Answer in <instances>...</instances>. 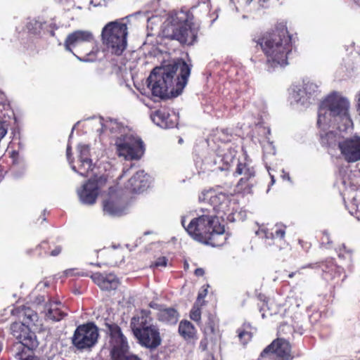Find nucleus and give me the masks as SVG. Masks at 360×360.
Listing matches in <instances>:
<instances>
[{
	"label": "nucleus",
	"mask_w": 360,
	"mask_h": 360,
	"mask_svg": "<svg viewBox=\"0 0 360 360\" xmlns=\"http://www.w3.org/2000/svg\"><path fill=\"white\" fill-rule=\"evenodd\" d=\"M191 70L183 59L155 68L148 78V86L153 96L161 98L178 96L187 84Z\"/></svg>",
	"instance_id": "1"
},
{
	"label": "nucleus",
	"mask_w": 360,
	"mask_h": 360,
	"mask_svg": "<svg viewBox=\"0 0 360 360\" xmlns=\"http://www.w3.org/2000/svg\"><path fill=\"white\" fill-rule=\"evenodd\" d=\"M266 56V65L270 68L285 66L292 53V39L286 22H277L274 27L252 38Z\"/></svg>",
	"instance_id": "2"
},
{
	"label": "nucleus",
	"mask_w": 360,
	"mask_h": 360,
	"mask_svg": "<svg viewBox=\"0 0 360 360\" xmlns=\"http://www.w3.org/2000/svg\"><path fill=\"white\" fill-rule=\"evenodd\" d=\"M186 230L194 240L212 247L223 245L228 238L224 226L217 216L202 215L194 218Z\"/></svg>",
	"instance_id": "3"
},
{
	"label": "nucleus",
	"mask_w": 360,
	"mask_h": 360,
	"mask_svg": "<svg viewBox=\"0 0 360 360\" xmlns=\"http://www.w3.org/2000/svg\"><path fill=\"white\" fill-rule=\"evenodd\" d=\"M349 101L334 93L326 97L320 103L317 124H321L322 121L325 120V114L329 113V115L340 122L342 124V128L340 126V130H345L352 125V120L349 113Z\"/></svg>",
	"instance_id": "4"
},
{
	"label": "nucleus",
	"mask_w": 360,
	"mask_h": 360,
	"mask_svg": "<svg viewBox=\"0 0 360 360\" xmlns=\"http://www.w3.org/2000/svg\"><path fill=\"white\" fill-rule=\"evenodd\" d=\"M101 41L113 55L121 56L127 46L128 27L124 18L108 22L102 29Z\"/></svg>",
	"instance_id": "5"
},
{
	"label": "nucleus",
	"mask_w": 360,
	"mask_h": 360,
	"mask_svg": "<svg viewBox=\"0 0 360 360\" xmlns=\"http://www.w3.org/2000/svg\"><path fill=\"white\" fill-rule=\"evenodd\" d=\"M18 311L22 322L12 323L11 325V333L22 346L33 350L38 347L39 342L35 333L31 331L28 326L35 325L34 323L38 319V315L30 307L25 306L20 307Z\"/></svg>",
	"instance_id": "6"
},
{
	"label": "nucleus",
	"mask_w": 360,
	"mask_h": 360,
	"mask_svg": "<svg viewBox=\"0 0 360 360\" xmlns=\"http://www.w3.org/2000/svg\"><path fill=\"white\" fill-rule=\"evenodd\" d=\"M83 43L89 44L91 50L89 51L78 50L77 54L75 55L81 61H96L97 60L98 55L100 53V48L98 42L95 40L93 34L89 31L76 30L70 33L64 41V46L65 50L73 53V49Z\"/></svg>",
	"instance_id": "7"
},
{
	"label": "nucleus",
	"mask_w": 360,
	"mask_h": 360,
	"mask_svg": "<svg viewBox=\"0 0 360 360\" xmlns=\"http://www.w3.org/2000/svg\"><path fill=\"white\" fill-rule=\"evenodd\" d=\"M109 336L111 360H141L137 355L129 354V346L121 328L114 322H105Z\"/></svg>",
	"instance_id": "8"
},
{
	"label": "nucleus",
	"mask_w": 360,
	"mask_h": 360,
	"mask_svg": "<svg viewBox=\"0 0 360 360\" xmlns=\"http://www.w3.org/2000/svg\"><path fill=\"white\" fill-rule=\"evenodd\" d=\"M341 184L343 186V194L348 200L346 204L349 212L360 221V185L349 169H341L339 171Z\"/></svg>",
	"instance_id": "9"
},
{
	"label": "nucleus",
	"mask_w": 360,
	"mask_h": 360,
	"mask_svg": "<svg viewBox=\"0 0 360 360\" xmlns=\"http://www.w3.org/2000/svg\"><path fill=\"white\" fill-rule=\"evenodd\" d=\"M316 265V268L322 271L321 277L328 291L334 293L337 288L341 287L347 277L344 269L338 266L333 259L319 262Z\"/></svg>",
	"instance_id": "10"
},
{
	"label": "nucleus",
	"mask_w": 360,
	"mask_h": 360,
	"mask_svg": "<svg viewBox=\"0 0 360 360\" xmlns=\"http://www.w3.org/2000/svg\"><path fill=\"white\" fill-rule=\"evenodd\" d=\"M98 338V328L94 322H87L76 328L72 344L79 350L90 349L96 345Z\"/></svg>",
	"instance_id": "11"
},
{
	"label": "nucleus",
	"mask_w": 360,
	"mask_h": 360,
	"mask_svg": "<svg viewBox=\"0 0 360 360\" xmlns=\"http://www.w3.org/2000/svg\"><path fill=\"white\" fill-rule=\"evenodd\" d=\"M115 146L119 156L126 160H139L144 153L143 141L131 135H123L115 141Z\"/></svg>",
	"instance_id": "12"
},
{
	"label": "nucleus",
	"mask_w": 360,
	"mask_h": 360,
	"mask_svg": "<svg viewBox=\"0 0 360 360\" xmlns=\"http://www.w3.org/2000/svg\"><path fill=\"white\" fill-rule=\"evenodd\" d=\"M162 37L178 41L181 44L192 45L196 41L197 34L187 24H167L162 32Z\"/></svg>",
	"instance_id": "13"
},
{
	"label": "nucleus",
	"mask_w": 360,
	"mask_h": 360,
	"mask_svg": "<svg viewBox=\"0 0 360 360\" xmlns=\"http://www.w3.org/2000/svg\"><path fill=\"white\" fill-rule=\"evenodd\" d=\"M203 200H207L212 207L214 212L223 218L226 214L231 213L233 210L231 197L224 193H217L210 190L202 193Z\"/></svg>",
	"instance_id": "14"
},
{
	"label": "nucleus",
	"mask_w": 360,
	"mask_h": 360,
	"mask_svg": "<svg viewBox=\"0 0 360 360\" xmlns=\"http://www.w3.org/2000/svg\"><path fill=\"white\" fill-rule=\"evenodd\" d=\"M122 191L115 187H110L103 201V210L111 216H121L124 213L126 203L122 195Z\"/></svg>",
	"instance_id": "15"
},
{
	"label": "nucleus",
	"mask_w": 360,
	"mask_h": 360,
	"mask_svg": "<svg viewBox=\"0 0 360 360\" xmlns=\"http://www.w3.org/2000/svg\"><path fill=\"white\" fill-rule=\"evenodd\" d=\"M268 354H274V360H292L294 356L291 354L290 342L283 338H276L266 347L260 353L259 358H264Z\"/></svg>",
	"instance_id": "16"
},
{
	"label": "nucleus",
	"mask_w": 360,
	"mask_h": 360,
	"mask_svg": "<svg viewBox=\"0 0 360 360\" xmlns=\"http://www.w3.org/2000/svg\"><path fill=\"white\" fill-rule=\"evenodd\" d=\"M340 153L347 162L360 160V136L348 137L338 143Z\"/></svg>",
	"instance_id": "17"
},
{
	"label": "nucleus",
	"mask_w": 360,
	"mask_h": 360,
	"mask_svg": "<svg viewBox=\"0 0 360 360\" xmlns=\"http://www.w3.org/2000/svg\"><path fill=\"white\" fill-rule=\"evenodd\" d=\"M105 181L106 179L103 176L89 179L78 191L81 201L86 205L94 204L100 192V184H105Z\"/></svg>",
	"instance_id": "18"
},
{
	"label": "nucleus",
	"mask_w": 360,
	"mask_h": 360,
	"mask_svg": "<svg viewBox=\"0 0 360 360\" xmlns=\"http://www.w3.org/2000/svg\"><path fill=\"white\" fill-rule=\"evenodd\" d=\"M139 343L149 349H155L160 345L162 339L157 326L150 324L148 327L134 334Z\"/></svg>",
	"instance_id": "19"
},
{
	"label": "nucleus",
	"mask_w": 360,
	"mask_h": 360,
	"mask_svg": "<svg viewBox=\"0 0 360 360\" xmlns=\"http://www.w3.org/2000/svg\"><path fill=\"white\" fill-rule=\"evenodd\" d=\"M149 176L144 171L137 172L125 184L122 190L124 194H139L149 186Z\"/></svg>",
	"instance_id": "20"
},
{
	"label": "nucleus",
	"mask_w": 360,
	"mask_h": 360,
	"mask_svg": "<svg viewBox=\"0 0 360 360\" xmlns=\"http://www.w3.org/2000/svg\"><path fill=\"white\" fill-rule=\"evenodd\" d=\"M285 226L282 224H276L271 230H269L268 229H259V234L266 239L269 245H274L279 249H282L283 245H285Z\"/></svg>",
	"instance_id": "21"
},
{
	"label": "nucleus",
	"mask_w": 360,
	"mask_h": 360,
	"mask_svg": "<svg viewBox=\"0 0 360 360\" xmlns=\"http://www.w3.org/2000/svg\"><path fill=\"white\" fill-rule=\"evenodd\" d=\"M91 278L102 290H116L120 285L119 278L112 273L103 274L96 272L91 274Z\"/></svg>",
	"instance_id": "22"
},
{
	"label": "nucleus",
	"mask_w": 360,
	"mask_h": 360,
	"mask_svg": "<svg viewBox=\"0 0 360 360\" xmlns=\"http://www.w3.org/2000/svg\"><path fill=\"white\" fill-rule=\"evenodd\" d=\"M153 321L151 311L148 309H141L131 318L130 328L133 334L149 326Z\"/></svg>",
	"instance_id": "23"
},
{
	"label": "nucleus",
	"mask_w": 360,
	"mask_h": 360,
	"mask_svg": "<svg viewBox=\"0 0 360 360\" xmlns=\"http://www.w3.org/2000/svg\"><path fill=\"white\" fill-rule=\"evenodd\" d=\"M62 251L60 245H55L53 250H51V245L48 240H43L34 249L27 251V253L37 257L45 256H58Z\"/></svg>",
	"instance_id": "24"
},
{
	"label": "nucleus",
	"mask_w": 360,
	"mask_h": 360,
	"mask_svg": "<svg viewBox=\"0 0 360 360\" xmlns=\"http://www.w3.org/2000/svg\"><path fill=\"white\" fill-rule=\"evenodd\" d=\"M156 317L158 321L165 325H175L179 321V313L174 307L165 306L162 310L157 312Z\"/></svg>",
	"instance_id": "25"
},
{
	"label": "nucleus",
	"mask_w": 360,
	"mask_h": 360,
	"mask_svg": "<svg viewBox=\"0 0 360 360\" xmlns=\"http://www.w3.org/2000/svg\"><path fill=\"white\" fill-rule=\"evenodd\" d=\"M47 319L54 321H59L67 316L65 306L60 301H50L47 305Z\"/></svg>",
	"instance_id": "26"
},
{
	"label": "nucleus",
	"mask_w": 360,
	"mask_h": 360,
	"mask_svg": "<svg viewBox=\"0 0 360 360\" xmlns=\"http://www.w3.org/2000/svg\"><path fill=\"white\" fill-rule=\"evenodd\" d=\"M153 121L162 128H172L175 123L172 120L169 113L166 110H158L151 115Z\"/></svg>",
	"instance_id": "27"
},
{
	"label": "nucleus",
	"mask_w": 360,
	"mask_h": 360,
	"mask_svg": "<svg viewBox=\"0 0 360 360\" xmlns=\"http://www.w3.org/2000/svg\"><path fill=\"white\" fill-rule=\"evenodd\" d=\"M179 335L186 341L194 340L198 338L197 330L193 324L187 320H182L179 325Z\"/></svg>",
	"instance_id": "28"
},
{
	"label": "nucleus",
	"mask_w": 360,
	"mask_h": 360,
	"mask_svg": "<svg viewBox=\"0 0 360 360\" xmlns=\"http://www.w3.org/2000/svg\"><path fill=\"white\" fill-rule=\"evenodd\" d=\"M204 333L206 336H210V340L213 341L214 343L220 340L221 338L219 327L216 326L214 321L211 319H210L205 325Z\"/></svg>",
	"instance_id": "29"
},
{
	"label": "nucleus",
	"mask_w": 360,
	"mask_h": 360,
	"mask_svg": "<svg viewBox=\"0 0 360 360\" xmlns=\"http://www.w3.org/2000/svg\"><path fill=\"white\" fill-rule=\"evenodd\" d=\"M233 175H243V177L254 178L255 176V169L246 162H238Z\"/></svg>",
	"instance_id": "30"
},
{
	"label": "nucleus",
	"mask_w": 360,
	"mask_h": 360,
	"mask_svg": "<svg viewBox=\"0 0 360 360\" xmlns=\"http://www.w3.org/2000/svg\"><path fill=\"white\" fill-rule=\"evenodd\" d=\"M259 311L262 312V317L265 318L277 314L278 309L273 300L267 299L263 301Z\"/></svg>",
	"instance_id": "31"
},
{
	"label": "nucleus",
	"mask_w": 360,
	"mask_h": 360,
	"mask_svg": "<svg viewBox=\"0 0 360 360\" xmlns=\"http://www.w3.org/2000/svg\"><path fill=\"white\" fill-rule=\"evenodd\" d=\"M236 333L240 342L244 346L252 340V333L250 331V325H243L237 329Z\"/></svg>",
	"instance_id": "32"
},
{
	"label": "nucleus",
	"mask_w": 360,
	"mask_h": 360,
	"mask_svg": "<svg viewBox=\"0 0 360 360\" xmlns=\"http://www.w3.org/2000/svg\"><path fill=\"white\" fill-rule=\"evenodd\" d=\"M93 164L91 160H79L77 169L76 166L72 165V169L79 173L81 176H86L90 171L93 170Z\"/></svg>",
	"instance_id": "33"
},
{
	"label": "nucleus",
	"mask_w": 360,
	"mask_h": 360,
	"mask_svg": "<svg viewBox=\"0 0 360 360\" xmlns=\"http://www.w3.org/2000/svg\"><path fill=\"white\" fill-rule=\"evenodd\" d=\"M254 178L249 177H242L238 181L236 188L239 192H242L243 193H251L252 188L253 186L252 179Z\"/></svg>",
	"instance_id": "34"
},
{
	"label": "nucleus",
	"mask_w": 360,
	"mask_h": 360,
	"mask_svg": "<svg viewBox=\"0 0 360 360\" xmlns=\"http://www.w3.org/2000/svg\"><path fill=\"white\" fill-rule=\"evenodd\" d=\"M338 134L333 131H328L324 135L321 136V143L323 146H326L328 147L333 146L335 145L337 142Z\"/></svg>",
	"instance_id": "35"
},
{
	"label": "nucleus",
	"mask_w": 360,
	"mask_h": 360,
	"mask_svg": "<svg viewBox=\"0 0 360 360\" xmlns=\"http://www.w3.org/2000/svg\"><path fill=\"white\" fill-rule=\"evenodd\" d=\"M336 251H337L338 257L340 258H342V259H347V258L350 259L352 255V253H353L352 249L347 247L344 243L339 245L338 248H337Z\"/></svg>",
	"instance_id": "36"
},
{
	"label": "nucleus",
	"mask_w": 360,
	"mask_h": 360,
	"mask_svg": "<svg viewBox=\"0 0 360 360\" xmlns=\"http://www.w3.org/2000/svg\"><path fill=\"white\" fill-rule=\"evenodd\" d=\"M79 160H91L90 158V148L88 145H79L78 146Z\"/></svg>",
	"instance_id": "37"
},
{
	"label": "nucleus",
	"mask_w": 360,
	"mask_h": 360,
	"mask_svg": "<svg viewBox=\"0 0 360 360\" xmlns=\"http://www.w3.org/2000/svg\"><path fill=\"white\" fill-rule=\"evenodd\" d=\"M167 262L168 259L166 257H160L150 265V267L151 269L165 267L167 265Z\"/></svg>",
	"instance_id": "38"
},
{
	"label": "nucleus",
	"mask_w": 360,
	"mask_h": 360,
	"mask_svg": "<svg viewBox=\"0 0 360 360\" xmlns=\"http://www.w3.org/2000/svg\"><path fill=\"white\" fill-rule=\"evenodd\" d=\"M304 90L307 94L314 95L318 91V86L313 82H307L304 84Z\"/></svg>",
	"instance_id": "39"
},
{
	"label": "nucleus",
	"mask_w": 360,
	"mask_h": 360,
	"mask_svg": "<svg viewBox=\"0 0 360 360\" xmlns=\"http://www.w3.org/2000/svg\"><path fill=\"white\" fill-rule=\"evenodd\" d=\"M235 159L234 156L232 155H224L223 158H221V160L224 161V165L222 167H220L219 169L221 170H229L231 164L233 163V160Z\"/></svg>",
	"instance_id": "40"
},
{
	"label": "nucleus",
	"mask_w": 360,
	"mask_h": 360,
	"mask_svg": "<svg viewBox=\"0 0 360 360\" xmlns=\"http://www.w3.org/2000/svg\"><path fill=\"white\" fill-rule=\"evenodd\" d=\"M190 318L193 321L199 323L201 319V310L199 307H193L190 311Z\"/></svg>",
	"instance_id": "41"
},
{
	"label": "nucleus",
	"mask_w": 360,
	"mask_h": 360,
	"mask_svg": "<svg viewBox=\"0 0 360 360\" xmlns=\"http://www.w3.org/2000/svg\"><path fill=\"white\" fill-rule=\"evenodd\" d=\"M165 305H163V304H160L157 302H155L153 301L150 302L149 304H148V307L150 308H152L153 309H156L158 311H160V310L162 309V308L165 307Z\"/></svg>",
	"instance_id": "42"
},
{
	"label": "nucleus",
	"mask_w": 360,
	"mask_h": 360,
	"mask_svg": "<svg viewBox=\"0 0 360 360\" xmlns=\"http://www.w3.org/2000/svg\"><path fill=\"white\" fill-rule=\"evenodd\" d=\"M18 156H19V153L16 150H13L11 153V155L10 157L12 158L13 160V164H16L18 163Z\"/></svg>",
	"instance_id": "43"
},
{
	"label": "nucleus",
	"mask_w": 360,
	"mask_h": 360,
	"mask_svg": "<svg viewBox=\"0 0 360 360\" xmlns=\"http://www.w3.org/2000/svg\"><path fill=\"white\" fill-rule=\"evenodd\" d=\"M194 274L198 277L202 276L205 274V271L202 268H197L194 271Z\"/></svg>",
	"instance_id": "44"
},
{
	"label": "nucleus",
	"mask_w": 360,
	"mask_h": 360,
	"mask_svg": "<svg viewBox=\"0 0 360 360\" xmlns=\"http://www.w3.org/2000/svg\"><path fill=\"white\" fill-rule=\"evenodd\" d=\"M207 338H205L204 340H202L200 341V347L202 349V350H206L207 349Z\"/></svg>",
	"instance_id": "45"
},
{
	"label": "nucleus",
	"mask_w": 360,
	"mask_h": 360,
	"mask_svg": "<svg viewBox=\"0 0 360 360\" xmlns=\"http://www.w3.org/2000/svg\"><path fill=\"white\" fill-rule=\"evenodd\" d=\"M66 153H67V157H68V159L70 163L72 164L73 162V160H71L72 153H71V147L70 146H68L67 150H66Z\"/></svg>",
	"instance_id": "46"
},
{
	"label": "nucleus",
	"mask_w": 360,
	"mask_h": 360,
	"mask_svg": "<svg viewBox=\"0 0 360 360\" xmlns=\"http://www.w3.org/2000/svg\"><path fill=\"white\" fill-rule=\"evenodd\" d=\"M4 166L0 165V181L2 180L4 177Z\"/></svg>",
	"instance_id": "47"
},
{
	"label": "nucleus",
	"mask_w": 360,
	"mask_h": 360,
	"mask_svg": "<svg viewBox=\"0 0 360 360\" xmlns=\"http://www.w3.org/2000/svg\"><path fill=\"white\" fill-rule=\"evenodd\" d=\"M21 360H37V359L34 356H28L27 357L22 359Z\"/></svg>",
	"instance_id": "48"
},
{
	"label": "nucleus",
	"mask_w": 360,
	"mask_h": 360,
	"mask_svg": "<svg viewBox=\"0 0 360 360\" xmlns=\"http://www.w3.org/2000/svg\"><path fill=\"white\" fill-rule=\"evenodd\" d=\"M184 269H185L186 271V270H188V268H189V264H188V262L186 260V261H184Z\"/></svg>",
	"instance_id": "49"
},
{
	"label": "nucleus",
	"mask_w": 360,
	"mask_h": 360,
	"mask_svg": "<svg viewBox=\"0 0 360 360\" xmlns=\"http://www.w3.org/2000/svg\"><path fill=\"white\" fill-rule=\"evenodd\" d=\"M206 294H207V290H205L204 294H202V293H199L198 294V299L200 300V299L204 297L206 295Z\"/></svg>",
	"instance_id": "50"
},
{
	"label": "nucleus",
	"mask_w": 360,
	"mask_h": 360,
	"mask_svg": "<svg viewBox=\"0 0 360 360\" xmlns=\"http://www.w3.org/2000/svg\"><path fill=\"white\" fill-rule=\"evenodd\" d=\"M205 360H216L213 354H210L207 356V358Z\"/></svg>",
	"instance_id": "51"
},
{
	"label": "nucleus",
	"mask_w": 360,
	"mask_h": 360,
	"mask_svg": "<svg viewBox=\"0 0 360 360\" xmlns=\"http://www.w3.org/2000/svg\"><path fill=\"white\" fill-rule=\"evenodd\" d=\"M356 107H357V110L359 111V113L360 115V101H359V100H357Z\"/></svg>",
	"instance_id": "52"
},
{
	"label": "nucleus",
	"mask_w": 360,
	"mask_h": 360,
	"mask_svg": "<svg viewBox=\"0 0 360 360\" xmlns=\"http://www.w3.org/2000/svg\"><path fill=\"white\" fill-rule=\"evenodd\" d=\"M296 272H291L288 275V277L289 278H292L295 275Z\"/></svg>",
	"instance_id": "53"
},
{
	"label": "nucleus",
	"mask_w": 360,
	"mask_h": 360,
	"mask_svg": "<svg viewBox=\"0 0 360 360\" xmlns=\"http://www.w3.org/2000/svg\"><path fill=\"white\" fill-rule=\"evenodd\" d=\"M253 0H248V3L250 4L251 1H252ZM266 0H259V3H263V2H265Z\"/></svg>",
	"instance_id": "54"
},
{
	"label": "nucleus",
	"mask_w": 360,
	"mask_h": 360,
	"mask_svg": "<svg viewBox=\"0 0 360 360\" xmlns=\"http://www.w3.org/2000/svg\"><path fill=\"white\" fill-rule=\"evenodd\" d=\"M46 221V217H45V212H44L42 214V217H41V222Z\"/></svg>",
	"instance_id": "55"
},
{
	"label": "nucleus",
	"mask_w": 360,
	"mask_h": 360,
	"mask_svg": "<svg viewBox=\"0 0 360 360\" xmlns=\"http://www.w3.org/2000/svg\"><path fill=\"white\" fill-rule=\"evenodd\" d=\"M357 100H359V101H360V90H359V92L357 94Z\"/></svg>",
	"instance_id": "56"
},
{
	"label": "nucleus",
	"mask_w": 360,
	"mask_h": 360,
	"mask_svg": "<svg viewBox=\"0 0 360 360\" xmlns=\"http://www.w3.org/2000/svg\"><path fill=\"white\" fill-rule=\"evenodd\" d=\"M128 170H129V169H127V170H125V169H123V173H124H124H126Z\"/></svg>",
	"instance_id": "57"
},
{
	"label": "nucleus",
	"mask_w": 360,
	"mask_h": 360,
	"mask_svg": "<svg viewBox=\"0 0 360 360\" xmlns=\"http://www.w3.org/2000/svg\"><path fill=\"white\" fill-rule=\"evenodd\" d=\"M181 223H182V225L185 227L184 220H182Z\"/></svg>",
	"instance_id": "58"
},
{
	"label": "nucleus",
	"mask_w": 360,
	"mask_h": 360,
	"mask_svg": "<svg viewBox=\"0 0 360 360\" xmlns=\"http://www.w3.org/2000/svg\"><path fill=\"white\" fill-rule=\"evenodd\" d=\"M299 243L301 244L302 243V240H300Z\"/></svg>",
	"instance_id": "59"
}]
</instances>
